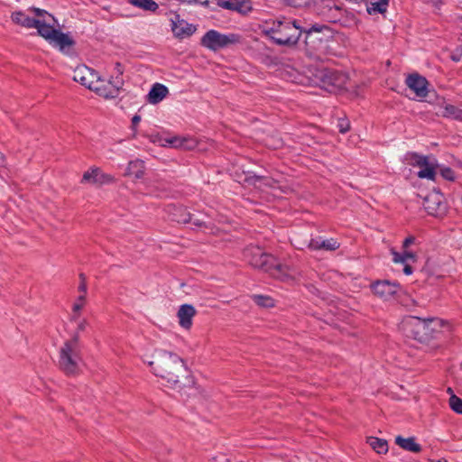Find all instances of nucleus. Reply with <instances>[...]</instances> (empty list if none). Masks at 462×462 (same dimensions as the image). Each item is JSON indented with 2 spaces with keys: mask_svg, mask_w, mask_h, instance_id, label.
I'll list each match as a JSON object with an SVG mask.
<instances>
[{
  "mask_svg": "<svg viewBox=\"0 0 462 462\" xmlns=\"http://www.w3.org/2000/svg\"><path fill=\"white\" fill-rule=\"evenodd\" d=\"M445 328H448V324L437 318L423 319L416 316H409L402 322V329L404 333L421 343L439 337Z\"/></svg>",
  "mask_w": 462,
  "mask_h": 462,
  "instance_id": "obj_1",
  "label": "nucleus"
},
{
  "mask_svg": "<svg viewBox=\"0 0 462 462\" xmlns=\"http://www.w3.org/2000/svg\"><path fill=\"white\" fill-rule=\"evenodd\" d=\"M148 365L152 367L155 375L165 379L171 385L179 383L180 376L186 372L183 360L172 352L163 349H156L153 360Z\"/></svg>",
  "mask_w": 462,
  "mask_h": 462,
  "instance_id": "obj_2",
  "label": "nucleus"
},
{
  "mask_svg": "<svg viewBox=\"0 0 462 462\" xmlns=\"http://www.w3.org/2000/svg\"><path fill=\"white\" fill-rule=\"evenodd\" d=\"M244 257L253 267L269 273L274 279L287 281L293 277V273L288 266L279 263L275 257L265 254L259 246L246 247L244 251Z\"/></svg>",
  "mask_w": 462,
  "mask_h": 462,
  "instance_id": "obj_3",
  "label": "nucleus"
},
{
  "mask_svg": "<svg viewBox=\"0 0 462 462\" xmlns=\"http://www.w3.org/2000/svg\"><path fill=\"white\" fill-rule=\"evenodd\" d=\"M329 28L326 25L314 24L309 29L302 28V32L306 34L305 44L308 54L318 60H323L328 52V38L325 32H329Z\"/></svg>",
  "mask_w": 462,
  "mask_h": 462,
  "instance_id": "obj_4",
  "label": "nucleus"
},
{
  "mask_svg": "<svg viewBox=\"0 0 462 462\" xmlns=\"http://www.w3.org/2000/svg\"><path fill=\"white\" fill-rule=\"evenodd\" d=\"M265 33L277 45L293 46L298 42L302 28L297 21H276Z\"/></svg>",
  "mask_w": 462,
  "mask_h": 462,
  "instance_id": "obj_5",
  "label": "nucleus"
},
{
  "mask_svg": "<svg viewBox=\"0 0 462 462\" xmlns=\"http://www.w3.org/2000/svg\"><path fill=\"white\" fill-rule=\"evenodd\" d=\"M79 337L76 334L61 346L59 356V366L68 375L76 374L82 364Z\"/></svg>",
  "mask_w": 462,
  "mask_h": 462,
  "instance_id": "obj_6",
  "label": "nucleus"
},
{
  "mask_svg": "<svg viewBox=\"0 0 462 462\" xmlns=\"http://www.w3.org/2000/svg\"><path fill=\"white\" fill-rule=\"evenodd\" d=\"M315 78L320 88L330 93H336L346 88L347 82V77L344 73L327 68L317 69Z\"/></svg>",
  "mask_w": 462,
  "mask_h": 462,
  "instance_id": "obj_7",
  "label": "nucleus"
},
{
  "mask_svg": "<svg viewBox=\"0 0 462 462\" xmlns=\"http://www.w3.org/2000/svg\"><path fill=\"white\" fill-rule=\"evenodd\" d=\"M405 161L409 165L420 168L417 176L420 179L435 180L438 168L437 160L433 156H424L416 152H408Z\"/></svg>",
  "mask_w": 462,
  "mask_h": 462,
  "instance_id": "obj_8",
  "label": "nucleus"
},
{
  "mask_svg": "<svg viewBox=\"0 0 462 462\" xmlns=\"http://www.w3.org/2000/svg\"><path fill=\"white\" fill-rule=\"evenodd\" d=\"M239 42L240 36L238 34H224L212 29L203 35L200 40V44L212 51H217L230 45L238 43Z\"/></svg>",
  "mask_w": 462,
  "mask_h": 462,
  "instance_id": "obj_9",
  "label": "nucleus"
},
{
  "mask_svg": "<svg viewBox=\"0 0 462 462\" xmlns=\"http://www.w3.org/2000/svg\"><path fill=\"white\" fill-rule=\"evenodd\" d=\"M99 75L97 72L86 65L78 66L73 71V79L82 86L92 89L95 83L98 82Z\"/></svg>",
  "mask_w": 462,
  "mask_h": 462,
  "instance_id": "obj_10",
  "label": "nucleus"
},
{
  "mask_svg": "<svg viewBox=\"0 0 462 462\" xmlns=\"http://www.w3.org/2000/svg\"><path fill=\"white\" fill-rule=\"evenodd\" d=\"M123 86L124 80L117 79L116 80V85L110 86L99 77L98 82L95 83L91 90L95 91L100 97L112 99L117 97Z\"/></svg>",
  "mask_w": 462,
  "mask_h": 462,
  "instance_id": "obj_11",
  "label": "nucleus"
},
{
  "mask_svg": "<svg viewBox=\"0 0 462 462\" xmlns=\"http://www.w3.org/2000/svg\"><path fill=\"white\" fill-rule=\"evenodd\" d=\"M371 288L375 295L384 300H387L398 292L400 284L387 280H383L372 283Z\"/></svg>",
  "mask_w": 462,
  "mask_h": 462,
  "instance_id": "obj_12",
  "label": "nucleus"
},
{
  "mask_svg": "<svg viewBox=\"0 0 462 462\" xmlns=\"http://www.w3.org/2000/svg\"><path fill=\"white\" fill-rule=\"evenodd\" d=\"M171 26L174 36L180 39L189 37L196 32V27L193 24L180 19L177 14L171 18Z\"/></svg>",
  "mask_w": 462,
  "mask_h": 462,
  "instance_id": "obj_13",
  "label": "nucleus"
},
{
  "mask_svg": "<svg viewBox=\"0 0 462 462\" xmlns=\"http://www.w3.org/2000/svg\"><path fill=\"white\" fill-rule=\"evenodd\" d=\"M406 85L412 90L417 97L424 98L428 95V81L427 79L417 74L413 73L407 77Z\"/></svg>",
  "mask_w": 462,
  "mask_h": 462,
  "instance_id": "obj_14",
  "label": "nucleus"
},
{
  "mask_svg": "<svg viewBox=\"0 0 462 462\" xmlns=\"http://www.w3.org/2000/svg\"><path fill=\"white\" fill-rule=\"evenodd\" d=\"M425 209L430 215L439 217L445 214L446 205L443 202V197L439 193L429 195L425 199Z\"/></svg>",
  "mask_w": 462,
  "mask_h": 462,
  "instance_id": "obj_15",
  "label": "nucleus"
},
{
  "mask_svg": "<svg viewBox=\"0 0 462 462\" xmlns=\"http://www.w3.org/2000/svg\"><path fill=\"white\" fill-rule=\"evenodd\" d=\"M161 144L164 147L192 150L196 147L197 142L189 137L171 136L161 139Z\"/></svg>",
  "mask_w": 462,
  "mask_h": 462,
  "instance_id": "obj_16",
  "label": "nucleus"
},
{
  "mask_svg": "<svg viewBox=\"0 0 462 462\" xmlns=\"http://www.w3.org/2000/svg\"><path fill=\"white\" fill-rule=\"evenodd\" d=\"M82 181L104 185L112 183L114 181V178L110 174L101 171L99 168H91L89 171L84 172Z\"/></svg>",
  "mask_w": 462,
  "mask_h": 462,
  "instance_id": "obj_17",
  "label": "nucleus"
},
{
  "mask_svg": "<svg viewBox=\"0 0 462 462\" xmlns=\"http://www.w3.org/2000/svg\"><path fill=\"white\" fill-rule=\"evenodd\" d=\"M49 43L51 46L58 48L61 52L69 54L70 49L74 46L75 42L68 33H64L58 30Z\"/></svg>",
  "mask_w": 462,
  "mask_h": 462,
  "instance_id": "obj_18",
  "label": "nucleus"
},
{
  "mask_svg": "<svg viewBox=\"0 0 462 462\" xmlns=\"http://www.w3.org/2000/svg\"><path fill=\"white\" fill-rule=\"evenodd\" d=\"M196 314L197 310L191 304H182L177 312L180 326L185 329H189Z\"/></svg>",
  "mask_w": 462,
  "mask_h": 462,
  "instance_id": "obj_19",
  "label": "nucleus"
},
{
  "mask_svg": "<svg viewBox=\"0 0 462 462\" xmlns=\"http://www.w3.org/2000/svg\"><path fill=\"white\" fill-rule=\"evenodd\" d=\"M339 245L340 244L334 238L322 239L321 237H317L310 239L309 243V247L312 250L335 251Z\"/></svg>",
  "mask_w": 462,
  "mask_h": 462,
  "instance_id": "obj_20",
  "label": "nucleus"
},
{
  "mask_svg": "<svg viewBox=\"0 0 462 462\" xmlns=\"http://www.w3.org/2000/svg\"><path fill=\"white\" fill-rule=\"evenodd\" d=\"M437 114L443 117L455 119L462 122V109L442 101L438 105Z\"/></svg>",
  "mask_w": 462,
  "mask_h": 462,
  "instance_id": "obj_21",
  "label": "nucleus"
},
{
  "mask_svg": "<svg viewBox=\"0 0 462 462\" xmlns=\"http://www.w3.org/2000/svg\"><path fill=\"white\" fill-rule=\"evenodd\" d=\"M169 94V89L166 86L161 83H155L152 85L147 95V102L152 105H156L162 101Z\"/></svg>",
  "mask_w": 462,
  "mask_h": 462,
  "instance_id": "obj_22",
  "label": "nucleus"
},
{
  "mask_svg": "<svg viewBox=\"0 0 462 462\" xmlns=\"http://www.w3.org/2000/svg\"><path fill=\"white\" fill-rule=\"evenodd\" d=\"M171 219L180 224H188L192 220V215L182 206H172L170 208Z\"/></svg>",
  "mask_w": 462,
  "mask_h": 462,
  "instance_id": "obj_23",
  "label": "nucleus"
},
{
  "mask_svg": "<svg viewBox=\"0 0 462 462\" xmlns=\"http://www.w3.org/2000/svg\"><path fill=\"white\" fill-rule=\"evenodd\" d=\"M35 24L33 28H36L39 35L43 37L48 42L51 41L58 31L54 28V23H47L46 20L39 21V23Z\"/></svg>",
  "mask_w": 462,
  "mask_h": 462,
  "instance_id": "obj_24",
  "label": "nucleus"
},
{
  "mask_svg": "<svg viewBox=\"0 0 462 462\" xmlns=\"http://www.w3.org/2000/svg\"><path fill=\"white\" fill-rule=\"evenodd\" d=\"M11 19L14 23L25 28H33L36 25L35 23H39V21H35L34 18H31L22 11L14 12L11 14Z\"/></svg>",
  "mask_w": 462,
  "mask_h": 462,
  "instance_id": "obj_25",
  "label": "nucleus"
},
{
  "mask_svg": "<svg viewBox=\"0 0 462 462\" xmlns=\"http://www.w3.org/2000/svg\"><path fill=\"white\" fill-rule=\"evenodd\" d=\"M395 443L402 448L411 452L418 453L421 450L420 445L415 441L414 438L405 439L402 436H397L395 438Z\"/></svg>",
  "mask_w": 462,
  "mask_h": 462,
  "instance_id": "obj_26",
  "label": "nucleus"
},
{
  "mask_svg": "<svg viewBox=\"0 0 462 462\" xmlns=\"http://www.w3.org/2000/svg\"><path fill=\"white\" fill-rule=\"evenodd\" d=\"M144 162L142 160L131 161L126 169V175L141 179L144 173Z\"/></svg>",
  "mask_w": 462,
  "mask_h": 462,
  "instance_id": "obj_27",
  "label": "nucleus"
},
{
  "mask_svg": "<svg viewBox=\"0 0 462 462\" xmlns=\"http://www.w3.org/2000/svg\"><path fill=\"white\" fill-rule=\"evenodd\" d=\"M393 261L396 263H408L409 262H416L417 256L412 252L403 249L402 253H398L392 249Z\"/></svg>",
  "mask_w": 462,
  "mask_h": 462,
  "instance_id": "obj_28",
  "label": "nucleus"
},
{
  "mask_svg": "<svg viewBox=\"0 0 462 462\" xmlns=\"http://www.w3.org/2000/svg\"><path fill=\"white\" fill-rule=\"evenodd\" d=\"M367 442L371 448L378 454H385L388 451V443L385 439L376 437L368 438Z\"/></svg>",
  "mask_w": 462,
  "mask_h": 462,
  "instance_id": "obj_29",
  "label": "nucleus"
},
{
  "mask_svg": "<svg viewBox=\"0 0 462 462\" xmlns=\"http://www.w3.org/2000/svg\"><path fill=\"white\" fill-rule=\"evenodd\" d=\"M128 2L144 11L155 12L159 5L153 0H128Z\"/></svg>",
  "mask_w": 462,
  "mask_h": 462,
  "instance_id": "obj_30",
  "label": "nucleus"
},
{
  "mask_svg": "<svg viewBox=\"0 0 462 462\" xmlns=\"http://www.w3.org/2000/svg\"><path fill=\"white\" fill-rule=\"evenodd\" d=\"M217 5L226 10L243 12L244 4L238 0H217Z\"/></svg>",
  "mask_w": 462,
  "mask_h": 462,
  "instance_id": "obj_31",
  "label": "nucleus"
},
{
  "mask_svg": "<svg viewBox=\"0 0 462 462\" xmlns=\"http://www.w3.org/2000/svg\"><path fill=\"white\" fill-rule=\"evenodd\" d=\"M87 297V290L84 292H79V295L77 297L76 301L73 304V320H77L79 315L80 310L83 309L86 303Z\"/></svg>",
  "mask_w": 462,
  "mask_h": 462,
  "instance_id": "obj_32",
  "label": "nucleus"
},
{
  "mask_svg": "<svg viewBox=\"0 0 462 462\" xmlns=\"http://www.w3.org/2000/svg\"><path fill=\"white\" fill-rule=\"evenodd\" d=\"M32 12L34 13V14L37 16V18H34L35 21H42L46 20L47 23H55L56 20L55 18L49 14L47 11L38 8V7H32L30 9Z\"/></svg>",
  "mask_w": 462,
  "mask_h": 462,
  "instance_id": "obj_33",
  "label": "nucleus"
},
{
  "mask_svg": "<svg viewBox=\"0 0 462 462\" xmlns=\"http://www.w3.org/2000/svg\"><path fill=\"white\" fill-rule=\"evenodd\" d=\"M252 300L261 307L271 308L274 306V300L267 295L254 294Z\"/></svg>",
  "mask_w": 462,
  "mask_h": 462,
  "instance_id": "obj_34",
  "label": "nucleus"
},
{
  "mask_svg": "<svg viewBox=\"0 0 462 462\" xmlns=\"http://www.w3.org/2000/svg\"><path fill=\"white\" fill-rule=\"evenodd\" d=\"M450 408L457 413L462 414V399L455 394H451L448 401Z\"/></svg>",
  "mask_w": 462,
  "mask_h": 462,
  "instance_id": "obj_35",
  "label": "nucleus"
},
{
  "mask_svg": "<svg viewBox=\"0 0 462 462\" xmlns=\"http://www.w3.org/2000/svg\"><path fill=\"white\" fill-rule=\"evenodd\" d=\"M366 1H367L366 10L369 14H383L386 12V11H377V10L371 9V7L375 8V5L380 4L381 0H366Z\"/></svg>",
  "mask_w": 462,
  "mask_h": 462,
  "instance_id": "obj_36",
  "label": "nucleus"
},
{
  "mask_svg": "<svg viewBox=\"0 0 462 462\" xmlns=\"http://www.w3.org/2000/svg\"><path fill=\"white\" fill-rule=\"evenodd\" d=\"M441 176L448 180H455V172L452 169L446 167L441 169L440 171Z\"/></svg>",
  "mask_w": 462,
  "mask_h": 462,
  "instance_id": "obj_37",
  "label": "nucleus"
},
{
  "mask_svg": "<svg viewBox=\"0 0 462 462\" xmlns=\"http://www.w3.org/2000/svg\"><path fill=\"white\" fill-rule=\"evenodd\" d=\"M115 76H116V80L117 79H120V80H124L122 76L124 74V67L122 66V64L120 62H116L115 64Z\"/></svg>",
  "mask_w": 462,
  "mask_h": 462,
  "instance_id": "obj_38",
  "label": "nucleus"
},
{
  "mask_svg": "<svg viewBox=\"0 0 462 462\" xmlns=\"http://www.w3.org/2000/svg\"><path fill=\"white\" fill-rule=\"evenodd\" d=\"M80 282L78 286L79 292H84L87 290V278L84 273L79 274Z\"/></svg>",
  "mask_w": 462,
  "mask_h": 462,
  "instance_id": "obj_39",
  "label": "nucleus"
},
{
  "mask_svg": "<svg viewBox=\"0 0 462 462\" xmlns=\"http://www.w3.org/2000/svg\"><path fill=\"white\" fill-rule=\"evenodd\" d=\"M461 57H462V46L457 48L450 55V59L455 61V62H457L461 60Z\"/></svg>",
  "mask_w": 462,
  "mask_h": 462,
  "instance_id": "obj_40",
  "label": "nucleus"
},
{
  "mask_svg": "<svg viewBox=\"0 0 462 462\" xmlns=\"http://www.w3.org/2000/svg\"><path fill=\"white\" fill-rule=\"evenodd\" d=\"M389 5V0H381L380 4L375 5V10L377 11H386ZM371 9L374 10V7H371Z\"/></svg>",
  "mask_w": 462,
  "mask_h": 462,
  "instance_id": "obj_41",
  "label": "nucleus"
},
{
  "mask_svg": "<svg viewBox=\"0 0 462 462\" xmlns=\"http://www.w3.org/2000/svg\"><path fill=\"white\" fill-rule=\"evenodd\" d=\"M339 131L343 134L349 130V123L346 120H341L338 123Z\"/></svg>",
  "mask_w": 462,
  "mask_h": 462,
  "instance_id": "obj_42",
  "label": "nucleus"
},
{
  "mask_svg": "<svg viewBox=\"0 0 462 462\" xmlns=\"http://www.w3.org/2000/svg\"><path fill=\"white\" fill-rule=\"evenodd\" d=\"M87 326H88V322L86 319L79 320L78 323L76 333L74 335L77 334L79 337V333L80 331H83Z\"/></svg>",
  "mask_w": 462,
  "mask_h": 462,
  "instance_id": "obj_43",
  "label": "nucleus"
},
{
  "mask_svg": "<svg viewBox=\"0 0 462 462\" xmlns=\"http://www.w3.org/2000/svg\"><path fill=\"white\" fill-rule=\"evenodd\" d=\"M415 241L414 236L407 237L402 243V248L407 249L411 245H412Z\"/></svg>",
  "mask_w": 462,
  "mask_h": 462,
  "instance_id": "obj_44",
  "label": "nucleus"
},
{
  "mask_svg": "<svg viewBox=\"0 0 462 462\" xmlns=\"http://www.w3.org/2000/svg\"><path fill=\"white\" fill-rule=\"evenodd\" d=\"M141 121V116L139 115H134L132 118V126L134 129H135V127L137 126V125L140 123Z\"/></svg>",
  "mask_w": 462,
  "mask_h": 462,
  "instance_id": "obj_45",
  "label": "nucleus"
},
{
  "mask_svg": "<svg viewBox=\"0 0 462 462\" xmlns=\"http://www.w3.org/2000/svg\"><path fill=\"white\" fill-rule=\"evenodd\" d=\"M403 264H404L403 273L406 275L411 274L412 273V268L411 267V265L409 263H403Z\"/></svg>",
  "mask_w": 462,
  "mask_h": 462,
  "instance_id": "obj_46",
  "label": "nucleus"
},
{
  "mask_svg": "<svg viewBox=\"0 0 462 462\" xmlns=\"http://www.w3.org/2000/svg\"><path fill=\"white\" fill-rule=\"evenodd\" d=\"M254 184H256V182H262V181H264L265 184H268L269 180H266V179H263V177H260V176H254Z\"/></svg>",
  "mask_w": 462,
  "mask_h": 462,
  "instance_id": "obj_47",
  "label": "nucleus"
},
{
  "mask_svg": "<svg viewBox=\"0 0 462 462\" xmlns=\"http://www.w3.org/2000/svg\"><path fill=\"white\" fill-rule=\"evenodd\" d=\"M190 223H192L196 226H200L202 225V221L201 220H199L198 218H194L193 217H192V220H191Z\"/></svg>",
  "mask_w": 462,
  "mask_h": 462,
  "instance_id": "obj_48",
  "label": "nucleus"
},
{
  "mask_svg": "<svg viewBox=\"0 0 462 462\" xmlns=\"http://www.w3.org/2000/svg\"><path fill=\"white\" fill-rule=\"evenodd\" d=\"M110 86L112 85H116V76H112L109 79V81L107 82Z\"/></svg>",
  "mask_w": 462,
  "mask_h": 462,
  "instance_id": "obj_49",
  "label": "nucleus"
},
{
  "mask_svg": "<svg viewBox=\"0 0 462 462\" xmlns=\"http://www.w3.org/2000/svg\"><path fill=\"white\" fill-rule=\"evenodd\" d=\"M435 6H439L442 4V0H430Z\"/></svg>",
  "mask_w": 462,
  "mask_h": 462,
  "instance_id": "obj_50",
  "label": "nucleus"
},
{
  "mask_svg": "<svg viewBox=\"0 0 462 462\" xmlns=\"http://www.w3.org/2000/svg\"><path fill=\"white\" fill-rule=\"evenodd\" d=\"M434 462H448V461H447V460H445V459H439V460L434 461Z\"/></svg>",
  "mask_w": 462,
  "mask_h": 462,
  "instance_id": "obj_51",
  "label": "nucleus"
},
{
  "mask_svg": "<svg viewBox=\"0 0 462 462\" xmlns=\"http://www.w3.org/2000/svg\"><path fill=\"white\" fill-rule=\"evenodd\" d=\"M226 462H229L228 460Z\"/></svg>",
  "mask_w": 462,
  "mask_h": 462,
  "instance_id": "obj_52",
  "label": "nucleus"
}]
</instances>
